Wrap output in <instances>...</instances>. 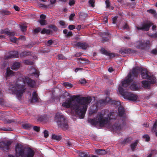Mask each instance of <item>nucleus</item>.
<instances>
[{"label": "nucleus", "instance_id": "1", "mask_svg": "<svg viewBox=\"0 0 157 157\" xmlns=\"http://www.w3.org/2000/svg\"><path fill=\"white\" fill-rule=\"evenodd\" d=\"M91 101L92 98L90 97H81L76 100L69 98L63 103L62 106L70 108L71 111L80 118H83L88 106Z\"/></svg>", "mask_w": 157, "mask_h": 157}, {"label": "nucleus", "instance_id": "2", "mask_svg": "<svg viewBox=\"0 0 157 157\" xmlns=\"http://www.w3.org/2000/svg\"><path fill=\"white\" fill-rule=\"evenodd\" d=\"M23 83H26L29 86L33 87L35 85V82L28 77H21L19 78L14 86H10V88L12 92V94H16L19 99L21 98L25 90Z\"/></svg>", "mask_w": 157, "mask_h": 157}, {"label": "nucleus", "instance_id": "3", "mask_svg": "<svg viewBox=\"0 0 157 157\" xmlns=\"http://www.w3.org/2000/svg\"><path fill=\"white\" fill-rule=\"evenodd\" d=\"M115 115L114 112L109 113L108 111L103 110L98 113L96 117L94 119L89 120V122L91 124L95 125L99 124L100 126H103L106 125H109V121L115 119L113 117Z\"/></svg>", "mask_w": 157, "mask_h": 157}, {"label": "nucleus", "instance_id": "4", "mask_svg": "<svg viewBox=\"0 0 157 157\" xmlns=\"http://www.w3.org/2000/svg\"><path fill=\"white\" fill-rule=\"evenodd\" d=\"M113 103L117 106L120 105L118 107V117H120L119 120L117 121L111 127L108 126L109 128L111 129L114 131L118 132L123 130L125 125V116L124 115V110L123 107L121 105L120 101H114Z\"/></svg>", "mask_w": 157, "mask_h": 157}, {"label": "nucleus", "instance_id": "5", "mask_svg": "<svg viewBox=\"0 0 157 157\" xmlns=\"http://www.w3.org/2000/svg\"><path fill=\"white\" fill-rule=\"evenodd\" d=\"M132 74H129L126 77L124 80L122 82V84L119 86L118 90L120 93L122 95L124 98L130 101H135L137 98V96L131 93H127L124 91V90L127 89V87L133 82L131 79Z\"/></svg>", "mask_w": 157, "mask_h": 157}, {"label": "nucleus", "instance_id": "6", "mask_svg": "<svg viewBox=\"0 0 157 157\" xmlns=\"http://www.w3.org/2000/svg\"><path fill=\"white\" fill-rule=\"evenodd\" d=\"M16 155L17 157H33L34 151L30 148H25L20 144H17L15 147Z\"/></svg>", "mask_w": 157, "mask_h": 157}, {"label": "nucleus", "instance_id": "7", "mask_svg": "<svg viewBox=\"0 0 157 157\" xmlns=\"http://www.w3.org/2000/svg\"><path fill=\"white\" fill-rule=\"evenodd\" d=\"M55 120L57 122L58 126L64 129L68 128V125L66 121L64 116L62 113H56Z\"/></svg>", "mask_w": 157, "mask_h": 157}, {"label": "nucleus", "instance_id": "8", "mask_svg": "<svg viewBox=\"0 0 157 157\" xmlns=\"http://www.w3.org/2000/svg\"><path fill=\"white\" fill-rule=\"evenodd\" d=\"M151 45V43L149 40H146L144 41H138L135 44V46L137 48L144 50L149 48Z\"/></svg>", "mask_w": 157, "mask_h": 157}, {"label": "nucleus", "instance_id": "9", "mask_svg": "<svg viewBox=\"0 0 157 157\" xmlns=\"http://www.w3.org/2000/svg\"><path fill=\"white\" fill-rule=\"evenodd\" d=\"M11 140H5L0 142V147L5 150L9 149L10 146L12 143Z\"/></svg>", "mask_w": 157, "mask_h": 157}, {"label": "nucleus", "instance_id": "10", "mask_svg": "<svg viewBox=\"0 0 157 157\" xmlns=\"http://www.w3.org/2000/svg\"><path fill=\"white\" fill-rule=\"evenodd\" d=\"M141 77L143 79L151 80V74L147 70L144 69L142 70L141 72Z\"/></svg>", "mask_w": 157, "mask_h": 157}, {"label": "nucleus", "instance_id": "11", "mask_svg": "<svg viewBox=\"0 0 157 157\" xmlns=\"http://www.w3.org/2000/svg\"><path fill=\"white\" fill-rule=\"evenodd\" d=\"M152 25V23L149 21L143 24L141 27H137L136 28L138 30H142L147 31L149 30V28Z\"/></svg>", "mask_w": 157, "mask_h": 157}, {"label": "nucleus", "instance_id": "12", "mask_svg": "<svg viewBox=\"0 0 157 157\" xmlns=\"http://www.w3.org/2000/svg\"><path fill=\"white\" fill-rule=\"evenodd\" d=\"M75 44L78 47H80L84 49H86L88 47V45L86 43L76 42H75Z\"/></svg>", "mask_w": 157, "mask_h": 157}, {"label": "nucleus", "instance_id": "13", "mask_svg": "<svg viewBox=\"0 0 157 157\" xmlns=\"http://www.w3.org/2000/svg\"><path fill=\"white\" fill-rule=\"evenodd\" d=\"M38 99L37 93L36 92L34 91L32 94V98L30 99V101L31 103L35 102L38 101Z\"/></svg>", "mask_w": 157, "mask_h": 157}, {"label": "nucleus", "instance_id": "14", "mask_svg": "<svg viewBox=\"0 0 157 157\" xmlns=\"http://www.w3.org/2000/svg\"><path fill=\"white\" fill-rule=\"evenodd\" d=\"M1 34H6L9 36H11L14 35L15 34V32H10L8 29H5L2 30L1 32Z\"/></svg>", "mask_w": 157, "mask_h": 157}, {"label": "nucleus", "instance_id": "15", "mask_svg": "<svg viewBox=\"0 0 157 157\" xmlns=\"http://www.w3.org/2000/svg\"><path fill=\"white\" fill-rule=\"evenodd\" d=\"M98 108V106L97 105H94L91 106L89 112V114L91 115L97 112Z\"/></svg>", "mask_w": 157, "mask_h": 157}, {"label": "nucleus", "instance_id": "16", "mask_svg": "<svg viewBox=\"0 0 157 157\" xmlns=\"http://www.w3.org/2000/svg\"><path fill=\"white\" fill-rule=\"evenodd\" d=\"M140 71V69L139 67H135L132 70V75L134 76H136Z\"/></svg>", "mask_w": 157, "mask_h": 157}, {"label": "nucleus", "instance_id": "17", "mask_svg": "<svg viewBox=\"0 0 157 157\" xmlns=\"http://www.w3.org/2000/svg\"><path fill=\"white\" fill-rule=\"evenodd\" d=\"M101 52L102 54L106 55H108L110 57H113L115 56L114 54L109 53L104 48H102L101 49Z\"/></svg>", "mask_w": 157, "mask_h": 157}, {"label": "nucleus", "instance_id": "18", "mask_svg": "<svg viewBox=\"0 0 157 157\" xmlns=\"http://www.w3.org/2000/svg\"><path fill=\"white\" fill-rule=\"evenodd\" d=\"M95 153L100 155H103L105 154L107 152L104 150L96 149L95 150Z\"/></svg>", "mask_w": 157, "mask_h": 157}, {"label": "nucleus", "instance_id": "19", "mask_svg": "<svg viewBox=\"0 0 157 157\" xmlns=\"http://www.w3.org/2000/svg\"><path fill=\"white\" fill-rule=\"evenodd\" d=\"M20 63L19 62L14 63L11 67V68L14 70H16L20 67Z\"/></svg>", "mask_w": 157, "mask_h": 157}, {"label": "nucleus", "instance_id": "20", "mask_svg": "<svg viewBox=\"0 0 157 157\" xmlns=\"http://www.w3.org/2000/svg\"><path fill=\"white\" fill-rule=\"evenodd\" d=\"M109 99H110L109 98H107L105 100L103 99L99 100L98 101L97 104L98 105V104H100V105H103L109 102Z\"/></svg>", "mask_w": 157, "mask_h": 157}, {"label": "nucleus", "instance_id": "21", "mask_svg": "<svg viewBox=\"0 0 157 157\" xmlns=\"http://www.w3.org/2000/svg\"><path fill=\"white\" fill-rule=\"evenodd\" d=\"M22 127L25 129H30L32 128V126L29 123H24L22 124Z\"/></svg>", "mask_w": 157, "mask_h": 157}, {"label": "nucleus", "instance_id": "22", "mask_svg": "<svg viewBox=\"0 0 157 157\" xmlns=\"http://www.w3.org/2000/svg\"><path fill=\"white\" fill-rule=\"evenodd\" d=\"M130 89L132 90H136L139 89V87L136 82H134L130 87Z\"/></svg>", "mask_w": 157, "mask_h": 157}, {"label": "nucleus", "instance_id": "23", "mask_svg": "<svg viewBox=\"0 0 157 157\" xmlns=\"http://www.w3.org/2000/svg\"><path fill=\"white\" fill-rule=\"evenodd\" d=\"M138 143V141H136L135 142L132 143L130 145L131 150L134 151L137 146Z\"/></svg>", "mask_w": 157, "mask_h": 157}, {"label": "nucleus", "instance_id": "24", "mask_svg": "<svg viewBox=\"0 0 157 157\" xmlns=\"http://www.w3.org/2000/svg\"><path fill=\"white\" fill-rule=\"evenodd\" d=\"M142 86L144 88H148L149 87L150 84L149 81L148 82L147 81H143L142 82Z\"/></svg>", "mask_w": 157, "mask_h": 157}, {"label": "nucleus", "instance_id": "25", "mask_svg": "<svg viewBox=\"0 0 157 157\" xmlns=\"http://www.w3.org/2000/svg\"><path fill=\"white\" fill-rule=\"evenodd\" d=\"M63 33L65 34V36L66 37H70L72 35V33L71 31L68 32V30L67 29L64 30Z\"/></svg>", "mask_w": 157, "mask_h": 157}, {"label": "nucleus", "instance_id": "26", "mask_svg": "<svg viewBox=\"0 0 157 157\" xmlns=\"http://www.w3.org/2000/svg\"><path fill=\"white\" fill-rule=\"evenodd\" d=\"M18 56V53L17 52L14 51L12 52V53L11 54L10 56H9L7 58H6L8 59L9 58H16Z\"/></svg>", "mask_w": 157, "mask_h": 157}, {"label": "nucleus", "instance_id": "27", "mask_svg": "<svg viewBox=\"0 0 157 157\" xmlns=\"http://www.w3.org/2000/svg\"><path fill=\"white\" fill-rule=\"evenodd\" d=\"M52 138L54 140H61V137L60 136L54 134L52 135Z\"/></svg>", "mask_w": 157, "mask_h": 157}, {"label": "nucleus", "instance_id": "28", "mask_svg": "<svg viewBox=\"0 0 157 157\" xmlns=\"http://www.w3.org/2000/svg\"><path fill=\"white\" fill-rule=\"evenodd\" d=\"M79 155L81 157H90V156L87 153L84 152H79Z\"/></svg>", "mask_w": 157, "mask_h": 157}, {"label": "nucleus", "instance_id": "29", "mask_svg": "<svg viewBox=\"0 0 157 157\" xmlns=\"http://www.w3.org/2000/svg\"><path fill=\"white\" fill-rule=\"evenodd\" d=\"M128 49L122 48L119 51V52L122 55L128 53Z\"/></svg>", "mask_w": 157, "mask_h": 157}, {"label": "nucleus", "instance_id": "30", "mask_svg": "<svg viewBox=\"0 0 157 157\" xmlns=\"http://www.w3.org/2000/svg\"><path fill=\"white\" fill-rule=\"evenodd\" d=\"M51 31L49 29H44L41 32V33L42 34H49L51 33Z\"/></svg>", "mask_w": 157, "mask_h": 157}, {"label": "nucleus", "instance_id": "31", "mask_svg": "<svg viewBox=\"0 0 157 157\" xmlns=\"http://www.w3.org/2000/svg\"><path fill=\"white\" fill-rule=\"evenodd\" d=\"M63 85L67 88H71L73 86V85L71 83L68 82H65L63 83Z\"/></svg>", "mask_w": 157, "mask_h": 157}, {"label": "nucleus", "instance_id": "32", "mask_svg": "<svg viewBox=\"0 0 157 157\" xmlns=\"http://www.w3.org/2000/svg\"><path fill=\"white\" fill-rule=\"evenodd\" d=\"M157 126V121L154 124L153 128L152 131L153 132V131L155 133V135L157 136V131L156 130V127Z\"/></svg>", "mask_w": 157, "mask_h": 157}, {"label": "nucleus", "instance_id": "33", "mask_svg": "<svg viewBox=\"0 0 157 157\" xmlns=\"http://www.w3.org/2000/svg\"><path fill=\"white\" fill-rule=\"evenodd\" d=\"M6 74L7 76H9L13 75V71H11L9 68H8L6 70Z\"/></svg>", "mask_w": 157, "mask_h": 157}, {"label": "nucleus", "instance_id": "34", "mask_svg": "<svg viewBox=\"0 0 157 157\" xmlns=\"http://www.w3.org/2000/svg\"><path fill=\"white\" fill-rule=\"evenodd\" d=\"M156 78L154 77L153 76L151 75V80H149V82L150 84H154L156 82Z\"/></svg>", "mask_w": 157, "mask_h": 157}, {"label": "nucleus", "instance_id": "35", "mask_svg": "<svg viewBox=\"0 0 157 157\" xmlns=\"http://www.w3.org/2000/svg\"><path fill=\"white\" fill-rule=\"evenodd\" d=\"M10 40L12 42L14 43H17V39L15 37H11L10 38Z\"/></svg>", "mask_w": 157, "mask_h": 157}, {"label": "nucleus", "instance_id": "36", "mask_svg": "<svg viewBox=\"0 0 157 157\" xmlns=\"http://www.w3.org/2000/svg\"><path fill=\"white\" fill-rule=\"evenodd\" d=\"M38 121H45V117L44 116H41L39 117L38 118Z\"/></svg>", "mask_w": 157, "mask_h": 157}, {"label": "nucleus", "instance_id": "37", "mask_svg": "<svg viewBox=\"0 0 157 157\" xmlns=\"http://www.w3.org/2000/svg\"><path fill=\"white\" fill-rule=\"evenodd\" d=\"M58 59H66V57L62 54H59L58 56Z\"/></svg>", "mask_w": 157, "mask_h": 157}, {"label": "nucleus", "instance_id": "38", "mask_svg": "<svg viewBox=\"0 0 157 157\" xmlns=\"http://www.w3.org/2000/svg\"><path fill=\"white\" fill-rule=\"evenodd\" d=\"M128 53L130 54H134L136 53V51L134 50L129 48L128 49Z\"/></svg>", "mask_w": 157, "mask_h": 157}, {"label": "nucleus", "instance_id": "39", "mask_svg": "<svg viewBox=\"0 0 157 157\" xmlns=\"http://www.w3.org/2000/svg\"><path fill=\"white\" fill-rule=\"evenodd\" d=\"M39 22L41 25H45L46 24L45 20L44 19H41L39 21Z\"/></svg>", "mask_w": 157, "mask_h": 157}, {"label": "nucleus", "instance_id": "40", "mask_svg": "<svg viewBox=\"0 0 157 157\" xmlns=\"http://www.w3.org/2000/svg\"><path fill=\"white\" fill-rule=\"evenodd\" d=\"M23 62L25 64L28 65H32L33 63L32 62H30L29 60H24Z\"/></svg>", "mask_w": 157, "mask_h": 157}, {"label": "nucleus", "instance_id": "41", "mask_svg": "<svg viewBox=\"0 0 157 157\" xmlns=\"http://www.w3.org/2000/svg\"><path fill=\"white\" fill-rule=\"evenodd\" d=\"M143 138L145 139V140L147 141H149L150 138L148 135H145L143 136Z\"/></svg>", "mask_w": 157, "mask_h": 157}, {"label": "nucleus", "instance_id": "42", "mask_svg": "<svg viewBox=\"0 0 157 157\" xmlns=\"http://www.w3.org/2000/svg\"><path fill=\"white\" fill-rule=\"evenodd\" d=\"M26 26L25 25H21L20 28L23 32L25 31L26 30Z\"/></svg>", "mask_w": 157, "mask_h": 157}, {"label": "nucleus", "instance_id": "43", "mask_svg": "<svg viewBox=\"0 0 157 157\" xmlns=\"http://www.w3.org/2000/svg\"><path fill=\"white\" fill-rule=\"evenodd\" d=\"M106 8H109L110 7V2L109 0H106L105 2Z\"/></svg>", "mask_w": 157, "mask_h": 157}, {"label": "nucleus", "instance_id": "44", "mask_svg": "<svg viewBox=\"0 0 157 157\" xmlns=\"http://www.w3.org/2000/svg\"><path fill=\"white\" fill-rule=\"evenodd\" d=\"M44 136L45 138L47 137L48 136V131L46 130H45L44 132Z\"/></svg>", "mask_w": 157, "mask_h": 157}, {"label": "nucleus", "instance_id": "45", "mask_svg": "<svg viewBox=\"0 0 157 157\" xmlns=\"http://www.w3.org/2000/svg\"><path fill=\"white\" fill-rule=\"evenodd\" d=\"M89 3L91 5V6L92 7H94V1L93 0H90L89 1Z\"/></svg>", "mask_w": 157, "mask_h": 157}, {"label": "nucleus", "instance_id": "46", "mask_svg": "<svg viewBox=\"0 0 157 157\" xmlns=\"http://www.w3.org/2000/svg\"><path fill=\"white\" fill-rule=\"evenodd\" d=\"M79 81V83L82 84H83L86 82V80L84 79H81Z\"/></svg>", "mask_w": 157, "mask_h": 157}, {"label": "nucleus", "instance_id": "47", "mask_svg": "<svg viewBox=\"0 0 157 157\" xmlns=\"http://www.w3.org/2000/svg\"><path fill=\"white\" fill-rule=\"evenodd\" d=\"M33 129L37 132H38L40 130V127L36 126H34L33 128Z\"/></svg>", "mask_w": 157, "mask_h": 157}, {"label": "nucleus", "instance_id": "48", "mask_svg": "<svg viewBox=\"0 0 157 157\" xmlns=\"http://www.w3.org/2000/svg\"><path fill=\"white\" fill-rule=\"evenodd\" d=\"M75 13L71 14L69 16V18L70 20L71 21L72 20L73 18L75 16Z\"/></svg>", "mask_w": 157, "mask_h": 157}, {"label": "nucleus", "instance_id": "49", "mask_svg": "<svg viewBox=\"0 0 157 157\" xmlns=\"http://www.w3.org/2000/svg\"><path fill=\"white\" fill-rule=\"evenodd\" d=\"M68 28L70 30H73L75 28V26L74 25H70L68 26Z\"/></svg>", "mask_w": 157, "mask_h": 157}, {"label": "nucleus", "instance_id": "50", "mask_svg": "<svg viewBox=\"0 0 157 157\" xmlns=\"http://www.w3.org/2000/svg\"><path fill=\"white\" fill-rule=\"evenodd\" d=\"M147 11L149 13H151L153 14H155L156 13V11L155 10H152V9H151L150 10H148Z\"/></svg>", "mask_w": 157, "mask_h": 157}, {"label": "nucleus", "instance_id": "51", "mask_svg": "<svg viewBox=\"0 0 157 157\" xmlns=\"http://www.w3.org/2000/svg\"><path fill=\"white\" fill-rule=\"evenodd\" d=\"M75 3V2L74 0H71L70 1L69 4L70 6L73 5Z\"/></svg>", "mask_w": 157, "mask_h": 157}, {"label": "nucleus", "instance_id": "52", "mask_svg": "<svg viewBox=\"0 0 157 157\" xmlns=\"http://www.w3.org/2000/svg\"><path fill=\"white\" fill-rule=\"evenodd\" d=\"M109 40L108 37L104 38L103 37L102 39V40L103 42H105L108 41Z\"/></svg>", "mask_w": 157, "mask_h": 157}, {"label": "nucleus", "instance_id": "53", "mask_svg": "<svg viewBox=\"0 0 157 157\" xmlns=\"http://www.w3.org/2000/svg\"><path fill=\"white\" fill-rule=\"evenodd\" d=\"M40 30L41 29L40 28L38 27L34 29V32L35 33H37L39 32L40 31Z\"/></svg>", "mask_w": 157, "mask_h": 157}, {"label": "nucleus", "instance_id": "54", "mask_svg": "<svg viewBox=\"0 0 157 157\" xmlns=\"http://www.w3.org/2000/svg\"><path fill=\"white\" fill-rule=\"evenodd\" d=\"M83 16L85 17H86L87 15L86 14L83 13H80L79 14V16L80 17H81Z\"/></svg>", "mask_w": 157, "mask_h": 157}, {"label": "nucleus", "instance_id": "55", "mask_svg": "<svg viewBox=\"0 0 157 157\" xmlns=\"http://www.w3.org/2000/svg\"><path fill=\"white\" fill-rule=\"evenodd\" d=\"M2 13H3L4 15H8L9 14V12L8 11H2Z\"/></svg>", "mask_w": 157, "mask_h": 157}, {"label": "nucleus", "instance_id": "56", "mask_svg": "<svg viewBox=\"0 0 157 157\" xmlns=\"http://www.w3.org/2000/svg\"><path fill=\"white\" fill-rule=\"evenodd\" d=\"M117 18V17H115L113 18V24H115Z\"/></svg>", "mask_w": 157, "mask_h": 157}, {"label": "nucleus", "instance_id": "57", "mask_svg": "<svg viewBox=\"0 0 157 157\" xmlns=\"http://www.w3.org/2000/svg\"><path fill=\"white\" fill-rule=\"evenodd\" d=\"M151 53L154 54H157V50L156 49H154L151 51Z\"/></svg>", "mask_w": 157, "mask_h": 157}, {"label": "nucleus", "instance_id": "58", "mask_svg": "<svg viewBox=\"0 0 157 157\" xmlns=\"http://www.w3.org/2000/svg\"><path fill=\"white\" fill-rule=\"evenodd\" d=\"M67 144L69 147H70V146L72 145V143L69 141H67Z\"/></svg>", "mask_w": 157, "mask_h": 157}, {"label": "nucleus", "instance_id": "59", "mask_svg": "<svg viewBox=\"0 0 157 157\" xmlns=\"http://www.w3.org/2000/svg\"><path fill=\"white\" fill-rule=\"evenodd\" d=\"M129 28L128 25L127 24H125V25L123 27V29H128Z\"/></svg>", "mask_w": 157, "mask_h": 157}, {"label": "nucleus", "instance_id": "60", "mask_svg": "<svg viewBox=\"0 0 157 157\" xmlns=\"http://www.w3.org/2000/svg\"><path fill=\"white\" fill-rule=\"evenodd\" d=\"M108 71L109 72H111L113 71L114 70L112 67H110L109 68Z\"/></svg>", "mask_w": 157, "mask_h": 157}, {"label": "nucleus", "instance_id": "61", "mask_svg": "<svg viewBox=\"0 0 157 157\" xmlns=\"http://www.w3.org/2000/svg\"><path fill=\"white\" fill-rule=\"evenodd\" d=\"M40 18L41 19L44 20L46 18V16L43 14H42L40 16Z\"/></svg>", "mask_w": 157, "mask_h": 157}, {"label": "nucleus", "instance_id": "62", "mask_svg": "<svg viewBox=\"0 0 157 157\" xmlns=\"http://www.w3.org/2000/svg\"><path fill=\"white\" fill-rule=\"evenodd\" d=\"M59 24L60 25L63 26H64L65 24V22L63 21H60L59 22Z\"/></svg>", "mask_w": 157, "mask_h": 157}, {"label": "nucleus", "instance_id": "63", "mask_svg": "<svg viewBox=\"0 0 157 157\" xmlns=\"http://www.w3.org/2000/svg\"><path fill=\"white\" fill-rule=\"evenodd\" d=\"M151 36L152 37L154 38H156L157 37V33H155V34H153L152 35H151Z\"/></svg>", "mask_w": 157, "mask_h": 157}, {"label": "nucleus", "instance_id": "64", "mask_svg": "<svg viewBox=\"0 0 157 157\" xmlns=\"http://www.w3.org/2000/svg\"><path fill=\"white\" fill-rule=\"evenodd\" d=\"M48 43L49 44V45H51L52 44V40H50L48 41Z\"/></svg>", "mask_w": 157, "mask_h": 157}]
</instances>
